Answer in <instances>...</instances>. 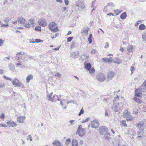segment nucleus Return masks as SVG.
Returning <instances> with one entry per match:
<instances>
[{"instance_id":"33","label":"nucleus","mask_w":146,"mask_h":146,"mask_svg":"<svg viewBox=\"0 0 146 146\" xmlns=\"http://www.w3.org/2000/svg\"><path fill=\"white\" fill-rule=\"evenodd\" d=\"M89 72L92 75H94V74L95 72V70L93 68H91L89 70H88Z\"/></svg>"},{"instance_id":"18","label":"nucleus","mask_w":146,"mask_h":146,"mask_svg":"<svg viewBox=\"0 0 146 146\" xmlns=\"http://www.w3.org/2000/svg\"><path fill=\"white\" fill-rule=\"evenodd\" d=\"M133 47L132 45L129 44L127 47V50L128 52H133Z\"/></svg>"},{"instance_id":"5","label":"nucleus","mask_w":146,"mask_h":146,"mask_svg":"<svg viewBox=\"0 0 146 146\" xmlns=\"http://www.w3.org/2000/svg\"><path fill=\"white\" fill-rule=\"evenodd\" d=\"M96 78L100 82H103L106 79L105 75L102 73H100L97 75Z\"/></svg>"},{"instance_id":"45","label":"nucleus","mask_w":146,"mask_h":146,"mask_svg":"<svg viewBox=\"0 0 146 146\" xmlns=\"http://www.w3.org/2000/svg\"><path fill=\"white\" fill-rule=\"evenodd\" d=\"M35 29L36 31H41V27L40 26L36 27L35 28Z\"/></svg>"},{"instance_id":"13","label":"nucleus","mask_w":146,"mask_h":146,"mask_svg":"<svg viewBox=\"0 0 146 146\" xmlns=\"http://www.w3.org/2000/svg\"><path fill=\"white\" fill-rule=\"evenodd\" d=\"M76 133L81 137L84 136L86 133V130L85 129H83L80 130H77Z\"/></svg>"},{"instance_id":"24","label":"nucleus","mask_w":146,"mask_h":146,"mask_svg":"<svg viewBox=\"0 0 146 146\" xmlns=\"http://www.w3.org/2000/svg\"><path fill=\"white\" fill-rule=\"evenodd\" d=\"M71 143V140L70 138L67 139L65 142V144L66 146H68Z\"/></svg>"},{"instance_id":"55","label":"nucleus","mask_w":146,"mask_h":146,"mask_svg":"<svg viewBox=\"0 0 146 146\" xmlns=\"http://www.w3.org/2000/svg\"><path fill=\"white\" fill-rule=\"evenodd\" d=\"M29 139L30 141H32V139L31 137V135H29L27 136V140Z\"/></svg>"},{"instance_id":"22","label":"nucleus","mask_w":146,"mask_h":146,"mask_svg":"<svg viewBox=\"0 0 146 146\" xmlns=\"http://www.w3.org/2000/svg\"><path fill=\"white\" fill-rule=\"evenodd\" d=\"M33 78V76L31 74H30L26 78V82L27 83L29 82L30 80H32Z\"/></svg>"},{"instance_id":"36","label":"nucleus","mask_w":146,"mask_h":146,"mask_svg":"<svg viewBox=\"0 0 146 146\" xmlns=\"http://www.w3.org/2000/svg\"><path fill=\"white\" fill-rule=\"evenodd\" d=\"M103 60L105 62H111L112 61V60H111L110 59L107 58H103Z\"/></svg>"},{"instance_id":"63","label":"nucleus","mask_w":146,"mask_h":146,"mask_svg":"<svg viewBox=\"0 0 146 146\" xmlns=\"http://www.w3.org/2000/svg\"><path fill=\"white\" fill-rule=\"evenodd\" d=\"M107 5H108L109 7V6L113 7L114 5L112 3H108Z\"/></svg>"},{"instance_id":"48","label":"nucleus","mask_w":146,"mask_h":146,"mask_svg":"<svg viewBox=\"0 0 146 146\" xmlns=\"http://www.w3.org/2000/svg\"><path fill=\"white\" fill-rule=\"evenodd\" d=\"M142 37L143 40L146 42V33H144L142 35Z\"/></svg>"},{"instance_id":"57","label":"nucleus","mask_w":146,"mask_h":146,"mask_svg":"<svg viewBox=\"0 0 146 146\" xmlns=\"http://www.w3.org/2000/svg\"><path fill=\"white\" fill-rule=\"evenodd\" d=\"M74 120H71L69 121V122L70 123V125H73L74 124Z\"/></svg>"},{"instance_id":"54","label":"nucleus","mask_w":146,"mask_h":146,"mask_svg":"<svg viewBox=\"0 0 146 146\" xmlns=\"http://www.w3.org/2000/svg\"><path fill=\"white\" fill-rule=\"evenodd\" d=\"M96 52V50L94 49H92L91 51V53L92 54H94Z\"/></svg>"},{"instance_id":"26","label":"nucleus","mask_w":146,"mask_h":146,"mask_svg":"<svg viewBox=\"0 0 146 146\" xmlns=\"http://www.w3.org/2000/svg\"><path fill=\"white\" fill-rule=\"evenodd\" d=\"M127 16L126 13L125 12H123L120 16V17L122 19H124Z\"/></svg>"},{"instance_id":"30","label":"nucleus","mask_w":146,"mask_h":146,"mask_svg":"<svg viewBox=\"0 0 146 146\" xmlns=\"http://www.w3.org/2000/svg\"><path fill=\"white\" fill-rule=\"evenodd\" d=\"M146 28V27L145 25L143 24H140L139 26V29L141 30H144Z\"/></svg>"},{"instance_id":"37","label":"nucleus","mask_w":146,"mask_h":146,"mask_svg":"<svg viewBox=\"0 0 146 146\" xmlns=\"http://www.w3.org/2000/svg\"><path fill=\"white\" fill-rule=\"evenodd\" d=\"M121 124L122 126L124 127H127V125L126 123V121L125 120H122L121 121Z\"/></svg>"},{"instance_id":"29","label":"nucleus","mask_w":146,"mask_h":146,"mask_svg":"<svg viewBox=\"0 0 146 146\" xmlns=\"http://www.w3.org/2000/svg\"><path fill=\"white\" fill-rule=\"evenodd\" d=\"M85 67L87 70H89L91 68V65L89 63H86L85 65Z\"/></svg>"},{"instance_id":"52","label":"nucleus","mask_w":146,"mask_h":146,"mask_svg":"<svg viewBox=\"0 0 146 146\" xmlns=\"http://www.w3.org/2000/svg\"><path fill=\"white\" fill-rule=\"evenodd\" d=\"M1 127L5 128L7 127V125L4 123H0V127Z\"/></svg>"},{"instance_id":"53","label":"nucleus","mask_w":146,"mask_h":146,"mask_svg":"<svg viewBox=\"0 0 146 146\" xmlns=\"http://www.w3.org/2000/svg\"><path fill=\"white\" fill-rule=\"evenodd\" d=\"M115 13L116 14V15H119V10L118 9H117L114 10Z\"/></svg>"},{"instance_id":"38","label":"nucleus","mask_w":146,"mask_h":146,"mask_svg":"<svg viewBox=\"0 0 146 146\" xmlns=\"http://www.w3.org/2000/svg\"><path fill=\"white\" fill-rule=\"evenodd\" d=\"M1 26L2 27H7L9 26V24L8 23L5 24L2 23L1 24Z\"/></svg>"},{"instance_id":"14","label":"nucleus","mask_w":146,"mask_h":146,"mask_svg":"<svg viewBox=\"0 0 146 146\" xmlns=\"http://www.w3.org/2000/svg\"><path fill=\"white\" fill-rule=\"evenodd\" d=\"M89 28L88 27H84L81 31V33L83 35H88Z\"/></svg>"},{"instance_id":"27","label":"nucleus","mask_w":146,"mask_h":146,"mask_svg":"<svg viewBox=\"0 0 146 146\" xmlns=\"http://www.w3.org/2000/svg\"><path fill=\"white\" fill-rule=\"evenodd\" d=\"M144 130L143 129H142L140 131H139L137 133V135H138L137 138L140 137H141L143 134Z\"/></svg>"},{"instance_id":"12","label":"nucleus","mask_w":146,"mask_h":146,"mask_svg":"<svg viewBox=\"0 0 146 146\" xmlns=\"http://www.w3.org/2000/svg\"><path fill=\"white\" fill-rule=\"evenodd\" d=\"M142 89L139 88L135 90V95L138 97H141L142 96Z\"/></svg>"},{"instance_id":"7","label":"nucleus","mask_w":146,"mask_h":146,"mask_svg":"<svg viewBox=\"0 0 146 146\" xmlns=\"http://www.w3.org/2000/svg\"><path fill=\"white\" fill-rule=\"evenodd\" d=\"M91 126L93 128H97L99 126V123L96 119L92 121L91 123Z\"/></svg>"},{"instance_id":"9","label":"nucleus","mask_w":146,"mask_h":146,"mask_svg":"<svg viewBox=\"0 0 146 146\" xmlns=\"http://www.w3.org/2000/svg\"><path fill=\"white\" fill-rule=\"evenodd\" d=\"M100 134L104 135L108 132V128L106 127H100L99 129Z\"/></svg>"},{"instance_id":"39","label":"nucleus","mask_w":146,"mask_h":146,"mask_svg":"<svg viewBox=\"0 0 146 146\" xmlns=\"http://www.w3.org/2000/svg\"><path fill=\"white\" fill-rule=\"evenodd\" d=\"M23 26L26 28H29L31 27L30 24L29 23H25L24 25Z\"/></svg>"},{"instance_id":"15","label":"nucleus","mask_w":146,"mask_h":146,"mask_svg":"<svg viewBox=\"0 0 146 146\" xmlns=\"http://www.w3.org/2000/svg\"><path fill=\"white\" fill-rule=\"evenodd\" d=\"M25 119V116H19L17 117V121L19 123H24Z\"/></svg>"},{"instance_id":"43","label":"nucleus","mask_w":146,"mask_h":146,"mask_svg":"<svg viewBox=\"0 0 146 146\" xmlns=\"http://www.w3.org/2000/svg\"><path fill=\"white\" fill-rule=\"evenodd\" d=\"M5 41L2 39L0 38V46H2L4 43Z\"/></svg>"},{"instance_id":"62","label":"nucleus","mask_w":146,"mask_h":146,"mask_svg":"<svg viewBox=\"0 0 146 146\" xmlns=\"http://www.w3.org/2000/svg\"><path fill=\"white\" fill-rule=\"evenodd\" d=\"M58 35V33L56 34L53 35V36H51V38L53 39H54V38L56 37Z\"/></svg>"},{"instance_id":"44","label":"nucleus","mask_w":146,"mask_h":146,"mask_svg":"<svg viewBox=\"0 0 146 146\" xmlns=\"http://www.w3.org/2000/svg\"><path fill=\"white\" fill-rule=\"evenodd\" d=\"M143 89L146 90V80H145L143 84Z\"/></svg>"},{"instance_id":"6","label":"nucleus","mask_w":146,"mask_h":146,"mask_svg":"<svg viewBox=\"0 0 146 146\" xmlns=\"http://www.w3.org/2000/svg\"><path fill=\"white\" fill-rule=\"evenodd\" d=\"M25 52H22L17 53L16 55L15 58L17 60L20 59L22 60L24 59L25 57Z\"/></svg>"},{"instance_id":"50","label":"nucleus","mask_w":146,"mask_h":146,"mask_svg":"<svg viewBox=\"0 0 146 146\" xmlns=\"http://www.w3.org/2000/svg\"><path fill=\"white\" fill-rule=\"evenodd\" d=\"M109 7L108 5H107L104 8V11L105 12H106L108 10Z\"/></svg>"},{"instance_id":"42","label":"nucleus","mask_w":146,"mask_h":146,"mask_svg":"<svg viewBox=\"0 0 146 146\" xmlns=\"http://www.w3.org/2000/svg\"><path fill=\"white\" fill-rule=\"evenodd\" d=\"M135 70V68L133 66H132L130 68V70L131 72V73H133Z\"/></svg>"},{"instance_id":"46","label":"nucleus","mask_w":146,"mask_h":146,"mask_svg":"<svg viewBox=\"0 0 146 146\" xmlns=\"http://www.w3.org/2000/svg\"><path fill=\"white\" fill-rule=\"evenodd\" d=\"M41 42V40H40L39 39H36L35 40V41H33V42L30 41V43H34L35 42H36L37 43H39Z\"/></svg>"},{"instance_id":"4","label":"nucleus","mask_w":146,"mask_h":146,"mask_svg":"<svg viewBox=\"0 0 146 146\" xmlns=\"http://www.w3.org/2000/svg\"><path fill=\"white\" fill-rule=\"evenodd\" d=\"M37 23L39 25L42 27H45L47 25V23L45 19L43 17L38 19Z\"/></svg>"},{"instance_id":"41","label":"nucleus","mask_w":146,"mask_h":146,"mask_svg":"<svg viewBox=\"0 0 146 146\" xmlns=\"http://www.w3.org/2000/svg\"><path fill=\"white\" fill-rule=\"evenodd\" d=\"M82 57L83 59V60L84 61L85 59H88V56L87 55H83L82 56Z\"/></svg>"},{"instance_id":"64","label":"nucleus","mask_w":146,"mask_h":146,"mask_svg":"<svg viewBox=\"0 0 146 146\" xmlns=\"http://www.w3.org/2000/svg\"><path fill=\"white\" fill-rule=\"evenodd\" d=\"M67 104H68L70 103H74V101L73 100H71L70 101H68L67 102Z\"/></svg>"},{"instance_id":"32","label":"nucleus","mask_w":146,"mask_h":146,"mask_svg":"<svg viewBox=\"0 0 146 146\" xmlns=\"http://www.w3.org/2000/svg\"><path fill=\"white\" fill-rule=\"evenodd\" d=\"M133 100L135 101L139 104H141L142 102V101L139 98L136 97H134Z\"/></svg>"},{"instance_id":"60","label":"nucleus","mask_w":146,"mask_h":146,"mask_svg":"<svg viewBox=\"0 0 146 146\" xmlns=\"http://www.w3.org/2000/svg\"><path fill=\"white\" fill-rule=\"evenodd\" d=\"M5 117V114L4 113H2L1 115H0V118L3 119Z\"/></svg>"},{"instance_id":"51","label":"nucleus","mask_w":146,"mask_h":146,"mask_svg":"<svg viewBox=\"0 0 146 146\" xmlns=\"http://www.w3.org/2000/svg\"><path fill=\"white\" fill-rule=\"evenodd\" d=\"M84 113V110L82 108L80 111V113L78 114L79 116H80L81 114H83Z\"/></svg>"},{"instance_id":"17","label":"nucleus","mask_w":146,"mask_h":146,"mask_svg":"<svg viewBox=\"0 0 146 146\" xmlns=\"http://www.w3.org/2000/svg\"><path fill=\"white\" fill-rule=\"evenodd\" d=\"M79 52L78 51L74 52L71 53V56L75 58L79 56Z\"/></svg>"},{"instance_id":"3","label":"nucleus","mask_w":146,"mask_h":146,"mask_svg":"<svg viewBox=\"0 0 146 146\" xmlns=\"http://www.w3.org/2000/svg\"><path fill=\"white\" fill-rule=\"evenodd\" d=\"M49 27L50 29L52 31L56 32L59 31L56 24L54 22L50 23L49 25Z\"/></svg>"},{"instance_id":"49","label":"nucleus","mask_w":146,"mask_h":146,"mask_svg":"<svg viewBox=\"0 0 146 146\" xmlns=\"http://www.w3.org/2000/svg\"><path fill=\"white\" fill-rule=\"evenodd\" d=\"M73 38V37H70L67 38V41L68 42H70L71 41L72 39Z\"/></svg>"},{"instance_id":"8","label":"nucleus","mask_w":146,"mask_h":146,"mask_svg":"<svg viewBox=\"0 0 146 146\" xmlns=\"http://www.w3.org/2000/svg\"><path fill=\"white\" fill-rule=\"evenodd\" d=\"M6 123L9 127H16L17 125V124L15 122L11 120L8 121H7Z\"/></svg>"},{"instance_id":"58","label":"nucleus","mask_w":146,"mask_h":146,"mask_svg":"<svg viewBox=\"0 0 146 146\" xmlns=\"http://www.w3.org/2000/svg\"><path fill=\"white\" fill-rule=\"evenodd\" d=\"M128 117V119H127V121H128L129 120H132L133 119V118L130 115L129 117Z\"/></svg>"},{"instance_id":"34","label":"nucleus","mask_w":146,"mask_h":146,"mask_svg":"<svg viewBox=\"0 0 146 146\" xmlns=\"http://www.w3.org/2000/svg\"><path fill=\"white\" fill-rule=\"evenodd\" d=\"M119 97L117 95L116 97H115L114 99L113 100V103H117L119 100Z\"/></svg>"},{"instance_id":"35","label":"nucleus","mask_w":146,"mask_h":146,"mask_svg":"<svg viewBox=\"0 0 146 146\" xmlns=\"http://www.w3.org/2000/svg\"><path fill=\"white\" fill-rule=\"evenodd\" d=\"M35 19H31L29 20V22L31 23L32 26H34L35 25L34 22Z\"/></svg>"},{"instance_id":"59","label":"nucleus","mask_w":146,"mask_h":146,"mask_svg":"<svg viewBox=\"0 0 146 146\" xmlns=\"http://www.w3.org/2000/svg\"><path fill=\"white\" fill-rule=\"evenodd\" d=\"M89 118V117H88L85 120H83L82 121V123H84L85 122H87L88 121Z\"/></svg>"},{"instance_id":"21","label":"nucleus","mask_w":146,"mask_h":146,"mask_svg":"<svg viewBox=\"0 0 146 146\" xmlns=\"http://www.w3.org/2000/svg\"><path fill=\"white\" fill-rule=\"evenodd\" d=\"M72 146H78V145L77 141L75 139L72 140Z\"/></svg>"},{"instance_id":"11","label":"nucleus","mask_w":146,"mask_h":146,"mask_svg":"<svg viewBox=\"0 0 146 146\" xmlns=\"http://www.w3.org/2000/svg\"><path fill=\"white\" fill-rule=\"evenodd\" d=\"M115 75L114 72L110 71L108 73L107 75V79L108 80H111Z\"/></svg>"},{"instance_id":"2","label":"nucleus","mask_w":146,"mask_h":146,"mask_svg":"<svg viewBox=\"0 0 146 146\" xmlns=\"http://www.w3.org/2000/svg\"><path fill=\"white\" fill-rule=\"evenodd\" d=\"M53 94L52 92H51L50 94L47 95V98L48 100L53 102H56L57 100H60L59 98H58L56 95L54 94L53 95Z\"/></svg>"},{"instance_id":"31","label":"nucleus","mask_w":146,"mask_h":146,"mask_svg":"<svg viewBox=\"0 0 146 146\" xmlns=\"http://www.w3.org/2000/svg\"><path fill=\"white\" fill-rule=\"evenodd\" d=\"M76 6L82 9H84L85 7L84 4L82 3H80L77 5Z\"/></svg>"},{"instance_id":"19","label":"nucleus","mask_w":146,"mask_h":146,"mask_svg":"<svg viewBox=\"0 0 146 146\" xmlns=\"http://www.w3.org/2000/svg\"><path fill=\"white\" fill-rule=\"evenodd\" d=\"M17 21L20 24H23L25 21V20L22 17H19L17 19Z\"/></svg>"},{"instance_id":"47","label":"nucleus","mask_w":146,"mask_h":146,"mask_svg":"<svg viewBox=\"0 0 146 146\" xmlns=\"http://www.w3.org/2000/svg\"><path fill=\"white\" fill-rule=\"evenodd\" d=\"M54 76L59 77H60L62 76V75L59 72H56L55 73Z\"/></svg>"},{"instance_id":"40","label":"nucleus","mask_w":146,"mask_h":146,"mask_svg":"<svg viewBox=\"0 0 146 146\" xmlns=\"http://www.w3.org/2000/svg\"><path fill=\"white\" fill-rule=\"evenodd\" d=\"M4 78L5 79L7 80H9L10 81H12V79L10 78L7 76H3Z\"/></svg>"},{"instance_id":"1","label":"nucleus","mask_w":146,"mask_h":146,"mask_svg":"<svg viewBox=\"0 0 146 146\" xmlns=\"http://www.w3.org/2000/svg\"><path fill=\"white\" fill-rule=\"evenodd\" d=\"M124 104L122 102L120 104L119 103H113V104L111 107L112 110L115 112L118 111L119 110H122L123 108Z\"/></svg>"},{"instance_id":"28","label":"nucleus","mask_w":146,"mask_h":146,"mask_svg":"<svg viewBox=\"0 0 146 146\" xmlns=\"http://www.w3.org/2000/svg\"><path fill=\"white\" fill-rule=\"evenodd\" d=\"M114 60L115 62L118 64H120L122 61L121 59L118 58H115Z\"/></svg>"},{"instance_id":"23","label":"nucleus","mask_w":146,"mask_h":146,"mask_svg":"<svg viewBox=\"0 0 146 146\" xmlns=\"http://www.w3.org/2000/svg\"><path fill=\"white\" fill-rule=\"evenodd\" d=\"M104 137L105 139L107 140H109L110 139V134L107 132L104 135Z\"/></svg>"},{"instance_id":"56","label":"nucleus","mask_w":146,"mask_h":146,"mask_svg":"<svg viewBox=\"0 0 146 146\" xmlns=\"http://www.w3.org/2000/svg\"><path fill=\"white\" fill-rule=\"evenodd\" d=\"M65 101H66L65 99H63L62 100V101H61V100H60V104L61 106H62V108H63V106L64 105L63 104V102H65Z\"/></svg>"},{"instance_id":"20","label":"nucleus","mask_w":146,"mask_h":146,"mask_svg":"<svg viewBox=\"0 0 146 146\" xmlns=\"http://www.w3.org/2000/svg\"><path fill=\"white\" fill-rule=\"evenodd\" d=\"M130 114V113L128 112L127 110H126L123 112V116L125 118L128 117L129 116Z\"/></svg>"},{"instance_id":"16","label":"nucleus","mask_w":146,"mask_h":146,"mask_svg":"<svg viewBox=\"0 0 146 146\" xmlns=\"http://www.w3.org/2000/svg\"><path fill=\"white\" fill-rule=\"evenodd\" d=\"M52 144L55 146H63L59 141L55 140L54 141L52 142Z\"/></svg>"},{"instance_id":"10","label":"nucleus","mask_w":146,"mask_h":146,"mask_svg":"<svg viewBox=\"0 0 146 146\" xmlns=\"http://www.w3.org/2000/svg\"><path fill=\"white\" fill-rule=\"evenodd\" d=\"M11 82L12 84L16 86L20 87L22 85V83L16 78H15L13 80H12Z\"/></svg>"},{"instance_id":"25","label":"nucleus","mask_w":146,"mask_h":146,"mask_svg":"<svg viewBox=\"0 0 146 146\" xmlns=\"http://www.w3.org/2000/svg\"><path fill=\"white\" fill-rule=\"evenodd\" d=\"M143 124L144 122L143 121H142L140 122L139 123H138L137 124V127L140 129L141 128H142L143 127Z\"/></svg>"},{"instance_id":"61","label":"nucleus","mask_w":146,"mask_h":146,"mask_svg":"<svg viewBox=\"0 0 146 146\" xmlns=\"http://www.w3.org/2000/svg\"><path fill=\"white\" fill-rule=\"evenodd\" d=\"M9 67L11 70H12L13 68V65L11 64H9Z\"/></svg>"}]
</instances>
